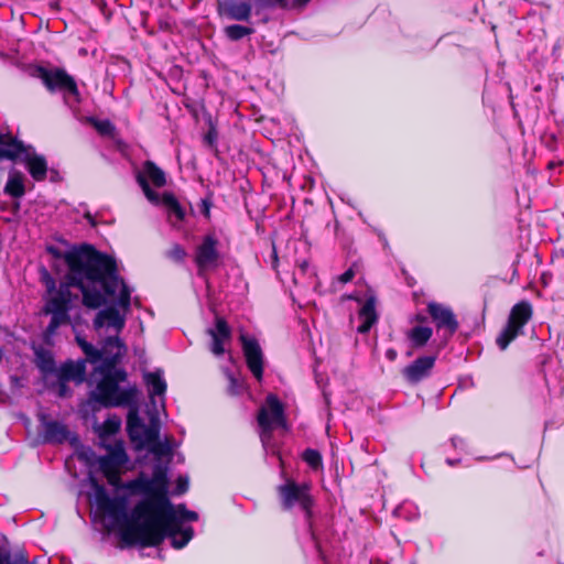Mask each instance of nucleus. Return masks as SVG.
I'll list each match as a JSON object with an SVG mask.
<instances>
[{"label": "nucleus", "instance_id": "72a5a7b5", "mask_svg": "<svg viewBox=\"0 0 564 564\" xmlns=\"http://www.w3.org/2000/svg\"><path fill=\"white\" fill-rule=\"evenodd\" d=\"M121 426V420L113 415L108 417L100 426V436H110L116 434Z\"/></svg>", "mask_w": 564, "mask_h": 564}, {"label": "nucleus", "instance_id": "bb28decb", "mask_svg": "<svg viewBox=\"0 0 564 564\" xmlns=\"http://www.w3.org/2000/svg\"><path fill=\"white\" fill-rule=\"evenodd\" d=\"M433 329L429 326H414L406 333L412 348H422L431 339Z\"/></svg>", "mask_w": 564, "mask_h": 564}, {"label": "nucleus", "instance_id": "ddd939ff", "mask_svg": "<svg viewBox=\"0 0 564 564\" xmlns=\"http://www.w3.org/2000/svg\"><path fill=\"white\" fill-rule=\"evenodd\" d=\"M435 360V356L419 357L402 370V375L408 382L417 383L430 376Z\"/></svg>", "mask_w": 564, "mask_h": 564}, {"label": "nucleus", "instance_id": "13d9d810", "mask_svg": "<svg viewBox=\"0 0 564 564\" xmlns=\"http://www.w3.org/2000/svg\"><path fill=\"white\" fill-rule=\"evenodd\" d=\"M301 3H307L310 0H299Z\"/></svg>", "mask_w": 564, "mask_h": 564}, {"label": "nucleus", "instance_id": "f704fd0d", "mask_svg": "<svg viewBox=\"0 0 564 564\" xmlns=\"http://www.w3.org/2000/svg\"><path fill=\"white\" fill-rule=\"evenodd\" d=\"M137 182L142 188L149 202H151L154 205L162 204V196H160V194H158L150 187V184L147 182V180H144L143 176H137Z\"/></svg>", "mask_w": 564, "mask_h": 564}, {"label": "nucleus", "instance_id": "c85d7f7f", "mask_svg": "<svg viewBox=\"0 0 564 564\" xmlns=\"http://www.w3.org/2000/svg\"><path fill=\"white\" fill-rule=\"evenodd\" d=\"M46 313L51 314V322L47 325L46 333L48 335L55 334L56 329L63 325L68 323L69 316L67 310H53V307L45 306Z\"/></svg>", "mask_w": 564, "mask_h": 564}, {"label": "nucleus", "instance_id": "58836bf2", "mask_svg": "<svg viewBox=\"0 0 564 564\" xmlns=\"http://www.w3.org/2000/svg\"><path fill=\"white\" fill-rule=\"evenodd\" d=\"M258 10L273 9L276 7L285 8L286 0H252Z\"/></svg>", "mask_w": 564, "mask_h": 564}, {"label": "nucleus", "instance_id": "412c9836", "mask_svg": "<svg viewBox=\"0 0 564 564\" xmlns=\"http://www.w3.org/2000/svg\"><path fill=\"white\" fill-rule=\"evenodd\" d=\"M31 147H25L21 141H18L17 139L9 138L7 141L4 135L1 133V141H0V158L1 159H9V160H15L18 158H21V160L24 158L25 152L30 150Z\"/></svg>", "mask_w": 564, "mask_h": 564}, {"label": "nucleus", "instance_id": "864d4df0", "mask_svg": "<svg viewBox=\"0 0 564 564\" xmlns=\"http://www.w3.org/2000/svg\"><path fill=\"white\" fill-rule=\"evenodd\" d=\"M308 267V263L306 261H303L300 265H299V269L304 273L306 271Z\"/></svg>", "mask_w": 564, "mask_h": 564}, {"label": "nucleus", "instance_id": "5fc2aeb1", "mask_svg": "<svg viewBox=\"0 0 564 564\" xmlns=\"http://www.w3.org/2000/svg\"><path fill=\"white\" fill-rule=\"evenodd\" d=\"M446 463H447L449 466H455L456 464H458V463H459V459L454 460V459H449V458H447V459H446Z\"/></svg>", "mask_w": 564, "mask_h": 564}, {"label": "nucleus", "instance_id": "49530a36", "mask_svg": "<svg viewBox=\"0 0 564 564\" xmlns=\"http://www.w3.org/2000/svg\"><path fill=\"white\" fill-rule=\"evenodd\" d=\"M152 452L159 453V454H169L171 452V448L167 444H161L159 441L154 444H152Z\"/></svg>", "mask_w": 564, "mask_h": 564}, {"label": "nucleus", "instance_id": "5701e85b", "mask_svg": "<svg viewBox=\"0 0 564 564\" xmlns=\"http://www.w3.org/2000/svg\"><path fill=\"white\" fill-rule=\"evenodd\" d=\"M127 406L129 408L127 415V431L131 441L137 443L145 425L139 415L138 398L135 399V403Z\"/></svg>", "mask_w": 564, "mask_h": 564}, {"label": "nucleus", "instance_id": "09e8293b", "mask_svg": "<svg viewBox=\"0 0 564 564\" xmlns=\"http://www.w3.org/2000/svg\"><path fill=\"white\" fill-rule=\"evenodd\" d=\"M451 443L453 445V447L457 448V447H462L465 445V441L462 438V437H458V436H454L451 438Z\"/></svg>", "mask_w": 564, "mask_h": 564}, {"label": "nucleus", "instance_id": "f03ea898", "mask_svg": "<svg viewBox=\"0 0 564 564\" xmlns=\"http://www.w3.org/2000/svg\"><path fill=\"white\" fill-rule=\"evenodd\" d=\"M67 267V282L61 283L56 293L47 301L53 310H69L73 296L70 286L78 288L83 304L98 308L110 299L117 306L128 312L132 290L118 275L116 261L90 245H82L63 256Z\"/></svg>", "mask_w": 564, "mask_h": 564}, {"label": "nucleus", "instance_id": "37998d69", "mask_svg": "<svg viewBox=\"0 0 564 564\" xmlns=\"http://www.w3.org/2000/svg\"><path fill=\"white\" fill-rule=\"evenodd\" d=\"M355 270L352 267H350L348 270H346L343 274H340L337 279L340 283H348L355 278Z\"/></svg>", "mask_w": 564, "mask_h": 564}, {"label": "nucleus", "instance_id": "a211bd4d", "mask_svg": "<svg viewBox=\"0 0 564 564\" xmlns=\"http://www.w3.org/2000/svg\"><path fill=\"white\" fill-rule=\"evenodd\" d=\"M43 438L45 443L62 444L68 438L65 424L57 421H47L42 416Z\"/></svg>", "mask_w": 564, "mask_h": 564}, {"label": "nucleus", "instance_id": "b1692460", "mask_svg": "<svg viewBox=\"0 0 564 564\" xmlns=\"http://www.w3.org/2000/svg\"><path fill=\"white\" fill-rule=\"evenodd\" d=\"M137 176H143L149 184L151 182L156 187H163L166 184L164 171L152 161H145Z\"/></svg>", "mask_w": 564, "mask_h": 564}, {"label": "nucleus", "instance_id": "6e6552de", "mask_svg": "<svg viewBox=\"0 0 564 564\" xmlns=\"http://www.w3.org/2000/svg\"><path fill=\"white\" fill-rule=\"evenodd\" d=\"M175 520L174 523L167 529L163 530V540L171 539V543L175 549L184 547L193 538L194 530L192 527L182 528L183 521H196L198 514L195 511L187 510L184 505L174 506Z\"/></svg>", "mask_w": 564, "mask_h": 564}, {"label": "nucleus", "instance_id": "3c124183", "mask_svg": "<svg viewBox=\"0 0 564 564\" xmlns=\"http://www.w3.org/2000/svg\"><path fill=\"white\" fill-rule=\"evenodd\" d=\"M414 321H416L419 323H425L426 322V317L424 315L417 314V315L414 316Z\"/></svg>", "mask_w": 564, "mask_h": 564}, {"label": "nucleus", "instance_id": "393cba45", "mask_svg": "<svg viewBox=\"0 0 564 564\" xmlns=\"http://www.w3.org/2000/svg\"><path fill=\"white\" fill-rule=\"evenodd\" d=\"M98 465L100 471L104 474V476L107 478V481L109 485L113 487H122L121 485V478H120V471L119 466H117L108 455L101 456L98 459Z\"/></svg>", "mask_w": 564, "mask_h": 564}, {"label": "nucleus", "instance_id": "f8f14e48", "mask_svg": "<svg viewBox=\"0 0 564 564\" xmlns=\"http://www.w3.org/2000/svg\"><path fill=\"white\" fill-rule=\"evenodd\" d=\"M217 11L227 19L247 22L251 18L252 6L240 0H218Z\"/></svg>", "mask_w": 564, "mask_h": 564}, {"label": "nucleus", "instance_id": "a18cd8bd", "mask_svg": "<svg viewBox=\"0 0 564 564\" xmlns=\"http://www.w3.org/2000/svg\"><path fill=\"white\" fill-rule=\"evenodd\" d=\"M228 378H229V382H230V384H229V392L231 394H238L240 392V389H241L240 382L236 378H234L231 375H229Z\"/></svg>", "mask_w": 564, "mask_h": 564}, {"label": "nucleus", "instance_id": "39448f33", "mask_svg": "<svg viewBox=\"0 0 564 564\" xmlns=\"http://www.w3.org/2000/svg\"><path fill=\"white\" fill-rule=\"evenodd\" d=\"M258 424L261 427L260 438L263 447H268L272 431L278 427H285L284 408L281 401L274 394H269L264 405L258 413Z\"/></svg>", "mask_w": 564, "mask_h": 564}, {"label": "nucleus", "instance_id": "6ab92c4d", "mask_svg": "<svg viewBox=\"0 0 564 564\" xmlns=\"http://www.w3.org/2000/svg\"><path fill=\"white\" fill-rule=\"evenodd\" d=\"M22 161L26 164L29 173L35 181L40 182L46 177V160L43 155L35 154L32 148L25 152Z\"/></svg>", "mask_w": 564, "mask_h": 564}, {"label": "nucleus", "instance_id": "603ef678", "mask_svg": "<svg viewBox=\"0 0 564 564\" xmlns=\"http://www.w3.org/2000/svg\"><path fill=\"white\" fill-rule=\"evenodd\" d=\"M54 288H55L54 280L48 278V281H47V289H48V291H52Z\"/></svg>", "mask_w": 564, "mask_h": 564}, {"label": "nucleus", "instance_id": "c756f323", "mask_svg": "<svg viewBox=\"0 0 564 564\" xmlns=\"http://www.w3.org/2000/svg\"><path fill=\"white\" fill-rule=\"evenodd\" d=\"M162 205L166 207L170 215L175 216L177 220H183L185 213L173 194L164 193L162 195Z\"/></svg>", "mask_w": 564, "mask_h": 564}, {"label": "nucleus", "instance_id": "20e7f679", "mask_svg": "<svg viewBox=\"0 0 564 564\" xmlns=\"http://www.w3.org/2000/svg\"><path fill=\"white\" fill-rule=\"evenodd\" d=\"M37 76L51 93H61L64 102L69 108H74L80 102L77 84L74 77L68 75L65 69L39 67Z\"/></svg>", "mask_w": 564, "mask_h": 564}, {"label": "nucleus", "instance_id": "4be33fe9", "mask_svg": "<svg viewBox=\"0 0 564 564\" xmlns=\"http://www.w3.org/2000/svg\"><path fill=\"white\" fill-rule=\"evenodd\" d=\"M144 382L149 389V395L151 399V403L155 406V397H164L166 392V382L163 378V372L161 370H156L153 372L144 373Z\"/></svg>", "mask_w": 564, "mask_h": 564}, {"label": "nucleus", "instance_id": "8fccbe9b", "mask_svg": "<svg viewBox=\"0 0 564 564\" xmlns=\"http://www.w3.org/2000/svg\"><path fill=\"white\" fill-rule=\"evenodd\" d=\"M386 357L393 361L397 358V351L394 349H388L386 352Z\"/></svg>", "mask_w": 564, "mask_h": 564}, {"label": "nucleus", "instance_id": "2eb2a0df", "mask_svg": "<svg viewBox=\"0 0 564 564\" xmlns=\"http://www.w3.org/2000/svg\"><path fill=\"white\" fill-rule=\"evenodd\" d=\"M212 337L210 350L216 356H221L225 352V343L231 337V329L225 318L217 316L215 322V328L207 330Z\"/></svg>", "mask_w": 564, "mask_h": 564}, {"label": "nucleus", "instance_id": "a19ab883", "mask_svg": "<svg viewBox=\"0 0 564 564\" xmlns=\"http://www.w3.org/2000/svg\"><path fill=\"white\" fill-rule=\"evenodd\" d=\"M40 369L45 373L54 372L56 375L55 362L52 357H42L41 362L39 364Z\"/></svg>", "mask_w": 564, "mask_h": 564}, {"label": "nucleus", "instance_id": "7ed1b4c3", "mask_svg": "<svg viewBox=\"0 0 564 564\" xmlns=\"http://www.w3.org/2000/svg\"><path fill=\"white\" fill-rule=\"evenodd\" d=\"M101 378L96 389L90 392L88 402L98 403L105 408L132 405L138 397L135 386L120 388V383L127 380L126 370L109 365H100L97 368Z\"/></svg>", "mask_w": 564, "mask_h": 564}, {"label": "nucleus", "instance_id": "4d7b16f0", "mask_svg": "<svg viewBox=\"0 0 564 564\" xmlns=\"http://www.w3.org/2000/svg\"><path fill=\"white\" fill-rule=\"evenodd\" d=\"M48 250H50L52 253H54V254L58 256V253L54 250V248H50Z\"/></svg>", "mask_w": 564, "mask_h": 564}, {"label": "nucleus", "instance_id": "7c9ffc66", "mask_svg": "<svg viewBox=\"0 0 564 564\" xmlns=\"http://www.w3.org/2000/svg\"><path fill=\"white\" fill-rule=\"evenodd\" d=\"M254 32L252 28L240 25V24H232L228 25L224 29L225 35L230 41H239L243 39L245 36L251 35Z\"/></svg>", "mask_w": 564, "mask_h": 564}, {"label": "nucleus", "instance_id": "a878e982", "mask_svg": "<svg viewBox=\"0 0 564 564\" xmlns=\"http://www.w3.org/2000/svg\"><path fill=\"white\" fill-rule=\"evenodd\" d=\"M4 193L14 198H21L25 194L24 176L21 172L13 171L10 173Z\"/></svg>", "mask_w": 564, "mask_h": 564}, {"label": "nucleus", "instance_id": "9b49d317", "mask_svg": "<svg viewBox=\"0 0 564 564\" xmlns=\"http://www.w3.org/2000/svg\"><path fill=\"white\" fill-rule=\"evenodd\" d=\"M240 339L249 370L258 380H261L263 375V355L258 341L253 338H247L245 335H241Z\"/></svg>", "mask_w": 564, "mask_h": 564}, {"label": "nucleus", "instance_id": "ea45409f", "mask_svg": "<svg viewBox=\"0 0 564 564\" xmlns=\"http://www.w3.org/2000/svg\"><path fill=\"white\" fill-rule=\"evenodd\" d=\"M91 121H93L96 130L104 135H109L115 130L113 124L109 120L98 121V120L91 119Z\"/></svg>", "mask_w": 564, "mask_h": 564}, {"label": "nucleus", "instance_id": "f257e3e1", "mask_svg": "<svg viewBox=\"0 0 564 564\" xmlns=\"http://www.w3.org/2000/svg\"><path fill=\"white\" fill-rule=\"evenodd\" d=\"M95 502L119 531V538L126 546H159L163 542V530L174 523L175 509L167 498V475L156 467L151 478L140 475L126 482L122 488L135 494L150 496L138 502L128 512L126 497H109L102 485L90 479Z\"/></svg>", "mask_w": 564, "mask_h": 564}, {"label": "nucleus", "instance_id": "c03bdc74", "mask_svg": "<svg viewBox=\"0 0 564 564\" xmlns=\"http://www.w3.org/2000/svg\"><path fill=\"white\" fill-rule=\"evenodd\" d=\"M68 381H64L62 379H57V394L62 398L67 397L69 393V389L67 387Z\"/></svg>", "mask_w": 564, "mask_h": 564}, {"label": "nucleus", "instance_id": "dca6fc26", "mask_svg": "<svg viewBox=\"0 0 564 564\" xmlns=\"http://www.w3.org/2000/svg\"><path fill=\"white\" fill-rule=\"evenodd\" d=\"M126 351V346L119 339L118 335L109 336L105 339L101 348V365L116 367Z\"/></svg>", "mask_w": 564, "mask_h": 564}, {"label": "nucleus", "instance_id": "e433bc0d", "mask_svg": "<svg viewBox=\"0 0 564 564\" xmlns=\"http://www.w3.org/2000/svg\"><path fill=\"white\" fill-rule=\"evenodd\" d=\"M302 457L303 460L313 469H317L322 465V456L316 449H305Z\"/></svg>", "mask_w": 564, "mask_h": 564}, {"label": "nucleus", "instance_id": "cd10ccee", "mask_svg": "<svg viewBox=\"0 0 564 564\" xmlns=\"http://www.w3.org/2000/svg\"><path fill=\"white\" fill-rule=\"evenodd\" d=\"M160 433L159 421L152 416L149 425H144L143 431L137 443L140 445H152L158 442Z\"/></svg>", "mask_w": 564, "mask_h": 564}, {"label": "nucleus", "instance_id": "6e6d98bb", "mask_svg": "<svg viewBox=\"0 0 564 564\" xmlns=\"http://www.w3.org/2000/svg\"><path fill=\"white\" fill-rule=\"evenodd\" d=\"M204 213L206 216L209 215V205L204 200Z\"/></svg>", "mask_w": 564, "mask_h": 564}, {"label": "nucleus", "instance_id": "9d476101", "mask_svg": "<svg viewBox=\"0 0 564 564\" xmlns=\"http://www.w3.org/2000/svg\"><path fill=\"white\" fill-rule=\"evenodd\" d=\"M426 310L437 330L444 332L445 339L451 338L457 332L459 323L449 306L437 302H429Z\"/></svg>", "mask_w": 564, "mask_h": 564}, {"label": "nucleus", "instance_id": "1a4fd4ad", "mask_svg": "<svg viewBox=\"0 0 564 564\" xmlns=\"http://www.w3.org/2000/svg\"><path fill=\"white\" fill-rule=\"evenodd\" d=\"M218 246L219 240L215 235L209 234L206 235L196 247L194 261L199 275L219 267L221 256Z\"/></svg>", "mask_w": 564, "mask_h": 564}, {"label": "nucleus", "instance_id": "bf43d9fd", "mask_svg": "<svg viewBox=\"0 0 564 564\" xmlns=\"http://www.w3.org/2000/svg\"><path fill=\"white\" fill-rule=\"evenodd\" d=\"M273 253H274V261H276L278 256H276V253H275V250H273Z\"/></svg>", "mask_w": 564, "mask_h": 564}, {"label": "nucleus", "instance_id": "473e14b6", "mask_svg": "<svg viewBox=\"0 0 564 564\" xmlns=\"http://www.w3.org/2000/svg\"><path fill=\"white\" fill-rule=\"evenodd\" d=\"M78 346L86 355L87 360L95 364L101 360V349H97L94 345L87 343L84 338L76 336Z\"/></svg>", "mask_w": 564, "mask_h": 564}, {"label": "nucleus", "instance_id": "4468645a", "mask_svg": "<svg viewBox=\"0 0 564 564\" xmlns=\"http://www.w3.org/2000/svg\"><path fill=\"white\" fill-rule=\"evenodd\" d=\"M124 324V315L120 314L118 308H116L115 306H109L104 310H100L94 319V327L97 330L106 327L109 330H113L115 335H118L122 330Z\"/></svg>", "mask_w": 564, "mask_h": 564}, {"label": "nucleus", "instance_id": "f3484780", "mask_svg": "<svg viewBox=\"0 0 564 564\" xmlns=\"http://www.w3.org/2000/svg\"><path fill=\"white\" fill-rule=\"evenodd\" d=\"M86 373V361L78 360L72 361L68 360L64 362L56 370V378L62 379L64 381H74L76 383H82L85 380Z\"/></svg>", "mask_w": 564, "mask_h": 564}, {"label": "nucleus", "instance_id": "4c0bfd02", "mask_svg": "<svg viewBox=\"0 0 564 564\" xmlns=\"http://www.w3.org/2000/svg\"><path fill=\"white\" fill-rule=\"evenodd\" d=\"M186 250L178 243H174L169 251H166V257L176 263H181L186 258Z\"/></svg>", "mask_w": 564, "mask_h": 564}, {"label": "nucleus", "instance_id": "79ce46f5", "mask_svg": "<svg viewBox=\"0 0 564 564\" xmlns=\"http://www.w3.org/2000/svg\"><path fill=\"white\" fill-rule=\"evenodd\" d=\"M217 140V132L214 128L209 129L208 132L204 137V142L209 148H214Z\"/></svg>", "mask_w": 564, "mask_h": 564}, {"label": "nucleus", "instance_id": "423d86ee", "mask_svg": "<svg viewBox=\"0 0 564 564\" xmlns=\"http://www.w3.org/2000/svg\"><path fill=\"white\" fill-rule=\"evenodd\" d=\"M531 317L532 306L527 301L519 302L511 308L508 323L496 339L501 350H505L512 340L523 334V327Z\"/></svg>", "mask_w": 564, "mask_h": 564}, {"label": "nucleus", "instance_id": "c9c22d12", "mask_svg": "<svg viewBox=\"0 0 564 564\" xmlns=\"http://www.w3.org/2000/svg\"><path fill=\"white\" fill-rule=\"evenodd\" d=\"M108 456L117 466H119V468L128 462V455L122 444H116L111 447Z\"/></svg>", "mask_w": 564, "mask_h": 564}, {"label": "nucleus", "instance_id": "0eeeda50", "mask_svg": "<svg viewBox=\"0 0 564 564\" xmlns=\"http://www.w3.org/2000/svg\"><path fill=\"white\" fill-rule=\"evenodd\" d=\"M278 494L284 510H291L299 506L306 517H311L314 501L311 496V487L307 484H296L293 480H288L278 487Z\"/></svg>", "mask_w": 564, "mask_h": 564}, {"label": "nucleus", "instance_id": "2f4dec72", "mask_svg": "<svg viewBox=\"0 0 564 564\" xmlns=\"http://www.w3.org/2000/svg\"><path fill=\"white\" fill-rule=\"evenodd\" d=\"M0 564H30L23 552L11 553L0 546Z\"/></svg>", "mask_w": 564, "mask_h": 564}, {"label": "nucleus", "instance_id": "de8ad7c7", "mask_svg": "<svg viewBox=\"0 0 564 564\" xmlns=\"http://www.w3.org/2000/svg\"><path fill=\"white\" fill-rule=\"evenodd\" d=\"M188 488V481L186 478L180 477L177 480L176 492L184 494Z\"/></svg>", "mask_w": 564, "mask_h": 564}, {"label": "nucleus", "instance_id": "aec40b11", "mask_svg": "<svg viewBox=\"0 0 564 564\" xmlns=\"http://www.w3.org/2000/svg\"><path fill=\"white\" fill-rule=\"evenodd\" d=\"M358 317L361 321V324L358 326L357 332L360 334L368 333L378 319L375 296H370L366 300L359 310Z\"/></svg>", "mask_w": 564, "mask_h": 564}]
</instances>
